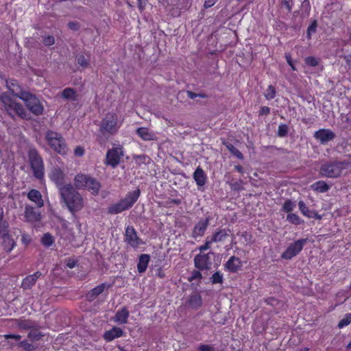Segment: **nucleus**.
Instances as JSON below:
<instances>
[{
  "mask_svg": "<svg viewBox=\"0 0 351 351\" xmlns=\"http://www.w3.org/2000/svg\"><path fill=\"white\" fill-rule=\"evenodd\" d=\"M59 193L61 202L71 213L75 214L84 207L82 196L71 184L69 183L61 187Z\"/></svg>",
  "mask_w": 351,
  "mask_h": 351,
  "instance_id": "1",
  "label": "nucleus"
},
{
  "mask_svg": "<svg viewBox=\"0 0 351 351\" xmlns=\"http://www.w3.org/2000/svg\"><path fill=\"white\" fill-rule=\"evenodd\" d=\"M45 139L50 147L56 153L66 155L69 149L63 136L56 132L48 130L45 133Z\"/></svg>",
  "mask_w": 351,
  "mask_h": 351,
  "instance_id": "2",
  "label": "nucleus"
},
{
  "mask_svg": "<svg viewBox=\"0 0 351 351\" xmlns=\"http://www.w3.org/2000/svg\"><path fill=\"white\" fill-rule=\"evenodd\" d=\"M139 195V189L128 193L124 199L110 206L108 208V213L111 215H116L131 208L136 202Z\"/></svg>",
  "mask_w": 351,
  "mask_h": 351,
  "instance_id": "3",
  "label": "nucleus"
},
{
  "mask_svg": "<svg viewBox=\"0 0 351 351\" xmlns=\"http://www.w3.org/2000/svg\"><path fill=\"white\" fill-rule=\"evenodd\" d=\"M346 167V163L344 162H326L322 164L319 174L322 177L337 178L342 175Z\"/></svg>",
  "mask_w": 351,
  "mask_h": 351,
  "instance_id": "4",
  "label": "nucleus"
},
{
  "mask_svg": "<svg viewBox=\"0 0 351 351\" xmlns=\"http://www.w3.org/2000/svg\"><path fill=\"white\" fill-rule=\"evenodd\" d=\"M160 3L167 14L175 17L191 6V0H160Z\"/></svg>",
  "mask_w": 351,
  "mask_h": 351,
  "instance_id": "5",
  "label": "nucleus"
},
{
  "mask_svg": "<svg viewBox=\"0 0 351 351\" xmlns=\"http://www.w3.org/2000/svg\"><path fill=\"white\" fill-rule=\"evenodd\" d=\"M1 101L3 104L5 110L10 116L14 117L18 115L21 118L26 117L25 108L15 98L3 93L1 96Z\"/></svg>",
  "mask_w": 351,
  "mask_h": 351,
  "instance_id": "6",
  "label": "nucleus"
},
{
  "mask_svg": "<svg viewBox=\"0 0 351 351\" xmlns=\"http://www.w3.org/2000/svg\"><path fill=\"white\" fill-rule=\"evenodd\" d=\"M68 171V168L64 164H61V165L53 166L49 172V179L55 183L59 191L60 188L66 184L64 182Z\"/></svg>",
  "mask_w": 351,
  "mask_h": 351,
  "instance_id": "7",
  "label": "nucleus"
},
{
  "mask_svg": "<svg viewBox=\"0 0 351 351\" xmlns=\"http://www.w3.org/2000/svg\"><path fill=\"white\" fill-rule=\"evenodd\" d=\"M29 161L34 176L38 179H43L45 175L43 160L36 151H30Z\"/></svg>",
  "mask_w": 351,
  "mask_h": 351,
  "instance_id": "8",
  "label": "nucleus"
},
{
  "mask_svg": "<svg viewBox=\"0 0 351 351\" xmlns=\"http://www.w3.org/2000/svg\"><path fill=\"white\" fill-rule=\"evenodd\" d=\"M21 99L25 103L26 106L32 113L37 115L43 113V106L34 95L29 92L23 93Z\"/></svg>",
  "mask_w": 351,
  "mask_h": 351,
  "instance_id": "9",
  "label": "nucleus"
},
{
  "mask_svg": "<svg viewBox=\"0 0 351 351\" xmlns=\"http://www.w3.org/2000/svg\"><path fill=\"white\" fill-rule=\"evenodd\" d=\"M119 128L118 117L114 112L108 113L101 124V130L110 134L117 132Z\"/></svg>",
  "mask_w": 351,
  "mask_h": 351,
  "instance_id": "10",
  "label": "nucleus"
},
{
  "mask_svg": "<svg viewBox=\"0 0 351 351\" xmlns=\"http://www.w3.org/2000/svg\"><path fill=\"white\" fill-rule=\"evenodd\" d=\"M306 241V239H299L291 243L287 249L282 254V258L291 259L295 256L302 250Z\"/></svg>",
  "mask_w": 351,
  "mask_h": 351,
  "instance_id": "11",
  "label": "nucleus"
},
{
  "mask_svg": "<svg viewBox=\"0 0 351 351\" xmlns=\"http://www.w3.org/2000/svg\"><path fill=\"white\" fill-rule=\"evenodd\" d=\"M121 156H123V151L121 147L110 149L106 154L105 162L108 165L115 167L119 163Z\"/></svg>",
  "mask_w": 351,
  "mask_h": 351,
  "instance_id": "12",
  "label": "nucleus"
},
{
  "mask_svg": "<svg viewBox=\"0 0 351 351\" xmlns=\"http://www.w3.org/2000/svg\"><path fill=\"white\" fill-rule=\"evenodd\" d=\"M213 253L207 254H199L195 257V265L199 269H206L211 265L210 256H213Z\"/></svg>",
  "mask_w": 351,
  "mask_h": 351,
  "instance_id": "13",
  "label": "nucleus"
},
{
  "mask_svg": "<svg viewBox=\"0 0 351 351\" xmlns=\"http://www.w3.org/2000/svg\"><path fill=\"white\" fill-rule=\"evenodd\" d=\"M314 137L321 143L325 144L335 138V134L328 129H320L315 132Z\"/></svg>",
  "mask_w": 351,
  "mask_h": 351,
  "instance_id": "14",
  "label": "nucleus"
},
{
  "mask_svg": "<svg viewBox=\"0 0 351 351\" xmlns=\"http://www.w3.org/2000/svg\"><path fill=\"white\" fill-rule=\"evenodd\" d=\"M125 241L132 247H136L141 243L134 228L128 227L125 230Z\"/></svg>",
  "mask_w": 351,
  "mask_h": 351,
  "instance_id": "15",
  "label": "nucleus"
},
{
  "mask_svg": "<svg viewBox=\"0 0 351 351\" xmlns=\"http://www.w3.org/2000/svg\"><path fill=\"white\" fill-rule=\"evenodd\" d=\"M6 86L9 89L10 92L13 96L21 99L23 93H26V91L22 90L21 86L18 84L17 82L14 80H9L6 82Z\"/></svg>",
  "mask_w": 351,
  "mask_h": 351,
  "instance_id": "16",
  "label": "nucleus"
},
{
  "mask_svg": "<svg viewBox=\"0 0 351 351\" xmlns=\"http://www.w3.org/2000/svg\"><path fill=\"white\" fill-rule=\"evenodd\" d=\"M90 176L83 173H78L74 178V186L77 189H84L90 179Z\"/></svg>",
  "mask_w": 351,
  "mask_h": 351,
  "instance_id": "17",
  "label": "nucleus"
},
{
  "mask_svg": "<svg viewBox=\"0 0 351 351\" xmlns=\"http://www.w3.org/2000/svg\"><path fill=\"white\" fill-rule=\"evenodd\" d=\"M123 335V331L121 328L119 327H113L110 330L105 332L104 335V338L107 341H111L116 338L122 337Z\"/></svg>",
  "mask_w": 351,
  "mask_h": 351,
  "instance_id": "18",
  "label": "nucleus"
},
{
  "mask_svg": "<svg viewBox=\"0 0 351 351\" xmlns=\"http://www.w3.org/2000/svg\"><path fill=\"white\" fill-rule=\"evenodd\" d=\"M25 217L29 222H36L40 219V214L36 212L32 206H26L25 210Z\"/></svg>",
  "mask_w": 351,
  "mask_h": 351,
  "instance_id": "19",
  "label": "nucleus"
},
{
  "mask_svg": "<svg viewBox=\"0 0 351 351\" xmlns=\"http://www.w3.org/2000/svg\"><path fill=\"white\" fill-rule=\"evenodd\" d=\"M28 199L32 202L35 203L38 207H43L44 201L41 193L36 189L31 190L27 194Z\"/></svg>",
  "mask_w": 351,
  "mask_h": 351,
  "instance_id": "20",
  "label": "nucleus"
},
{
  "mask_svg": "<svg viewBox=\"0 0 351 351\" xmlns=\"http://www.w3.org/2000/svg\"><path fill=\"white\" fill-rule=\"evenodd\" d=\"M128 317V311L125 308H123L116 313L115 315L112 318V320L119 324H124L127 323Z\"/></svg>",
  "mask_w": 351,
  "mask_h": 351,
  "instance_id": "21",
  "label": "nucleus"
},
{
  "mask_svg": "<svg viewBox=\"0 0 351 351\" xmlns=\"http://www.w3.org/2000/svg\"><path fill=\"white\" fill-rule=\"evenodd\" d=\"M241 267V261L235 256H231L226 264V269L231 272H237Z\"/></svg>",
  "mask_w": 351,
  "mask_h": 351,
  "instance_id": "22",
  "label": "nucleus"
},
{
  "mask_svg": "<svg viewBox=\"0 0 351 351\" xmlns=\"http://www.w3.org/2000/svg\"><path fill=\"white\" fill-rule=\"evenodd\" d=\"M136 134L143 141H153L156 139L155 134L147 128H139L136 130Z\"/></svg>",
  "mask_w": 351,
  "mask_h": 351,
  "instance_id": "23",
  "label": "nucleus"
},
{
  "mask_svg": "<svg viewBox=\"0 0 351 351\" xmlns=\"http://www.w3.org/2000/svg\"><path fill=\"white\" fill-rule=\"evenodd\" d=\"M208 218L199 221L193 229V237H196L202 236L208 226Z\"/></svg>",
  "mask_w": 351,
  "mask_h": 351,
  "instance_id": "24",
  "label": "nucleus"
},
{
  "mask_svg": "<svg viewBox=\"0 0 351 351\" xmlns=\"http://www.w3.org/2000/svg\"><path fill=\"white\" fill-rule=\"evenodd\" d=\"M108 288L109 286L105 283L95 287L88 293V300L90 301L94 300L99 294L102 293L105 290L108 289Z\"/></svg>",
  "mask_w": 351,
  "mask_h": 351,
  "instance_id": "25",
  "label": "nucleus"
},
{
  "mask_svg": "<svg viewBox=\"0 0 351 351\" xmlns=\"http://www.w3.org/2000/svg\"><path fill=\"white\" fill-rule=\"evenodd\" d=\"M100 188V183L96 179L91 177L84 189H86L90 191L91 194L96 195L98 194Z\"/></svg>",
  "mask_w": 351,
  "mask_h": 351,
  "instance_id": "26",
  "label": "nucleus"
},
{
  "mask_svg": "<svg viewBox=\"0 0 351 351\" xmlns=\"http://www.w3.org/2000/svg\"><path fill=\"white\" fill-rule=\"evenodd\" d=\"M41 276V273L37 271L32 275L27 276L22 282V286L24 289H29L34 285L38 278Z\"/></svg>",
  "mask_w": 351,
  "mask_h": 351,
  "instance_id": "27",
  "label": "nucleus"
},
{
  "mask_svg": "<svg viewBox=\"0 0 351 351\" xmlns=\"http://www.w3.org/2000/svg\"><path fill=\"white\" fill-rule=\"evenodd\" d=\"M193 178L198 186H204L206 183V176L204 171L198 167L193 173Z\"/></svg>",
  "mask_w": 351,
  "mask_h": 351,
  "instance_id": "28",
  "label": "nucleus"
},
{
  "mask_svg": "<svg viewBox=\"0 0 351 351\" xmlns=\"http://www.w3.org/2000/svg\"><path fill=\"white\" fill-rule=\"evenodd\" d=\"M149 262V256L148 254L141 255L137 265L138 271L139 273L144 272L147 269Z\"/></svg>",
  "mask_w": 351,
  "mask_h": 351,
  "instance_id": "29",
  "label": "nucleus"
},
{
  "mask_svg": "<svg viewBox=\"0 0 351 351\" xmlns=\"http://www.w3.org/2000/svg\"><path fill=\"white\" fill-rule=\"evenodd\" d=\"M62 97L69 101H75L77 100V94L72 88H66L62 92Z\"/></svg>",
  "mask_w": 351,
  "mask_h": 351,
  "instance_id": "30",
  "label": "nucleus"
},
{
  "mask_svg": "<svg viewBox=\"0 0 351 351\" xmlns=\"http://www.w3.org/2000/svg\"><path fill=\"white\" fill-rule=\"evenodd\" d=\"M311 187L313 190L319 193H325L330 189L329 185H328L326 182L322 180L315 182L311 185Z\"/></svg>",
  "mask_w": 351,
  "mask_h": 351,
  "instance_id": "31",
  "label": "nucleus"
},
{
  "mask_svg": "<svg viewBox=\"0 0 351 351\" xmlns=\"http://www.w3.org/2000/svg\"><path fill=\"white\" fill-rule=\"evenodd\" d=\"M1 238L3 239L4 250L8 252H11L15 247V242L14 240L10 237L9 234L3 236Z\"/></svg>",
  "mask_w": 351,
  "mask_h": 351,
  "instance_id": "32",
  "label": "nucleus"
},
{
  "mask_svg": "<svg viewBox=\"0 0 351 351\" xmlns=\"http://www.w3.org/2000/svg\"><path fill=\"white\" fill-rule=\"evenodd\" d=\"M202 298L198 294H194L190 296L189 299V305L193 308H197L202 305Z\"/></svg>",
  "mask_w": 351,
  "mask_h": 351,
  "instance_id": "33",
  "label": "nucleus"
},
{
  "mask_svg": "<svg viewBox=\"0 0 351 351\" xmlns=\"http://www.w3.org/2000/svg\"><path fill=\"white\" fill-rule=\"evenodd\" d=\"M298 207L301 213L306 217L311 218L314 217V211L310 210L303 201L298 202Z\"/></svg>",
  "mask_w": 351,
  "mask_h": 351,
  "instance_id": "34",
  "label": "nucleus"
},
{
  "mask_svg": "<svg viewBox=\"0 0 351 351\" xmlns=\"http://www.w3.org/2000/svg\"><path fill=\"white\" fill-rule=\"evenodd\" d=\"M228 236L225 230H221L214 234L210 241L212 242H220L224 241Z\"/></svg>",
  "mask_w": 351,
  "mask_h": 351,
  "instance_id": "35",
  "label": "nucleus"
},
{
  "mask_svg": "<svg viewBox=\"0 0 351 351\" xmlns=\"http://www.w3.org/2000/svg\"><path fill=\"white\" fill-rule=\"evenodd\" d=\"M54 242L53 237L49 233H45L41 238V243L46 247L52 245Z\"/></svg>",
  "mask_w": 351,
  "mask_h": 351,
  "instance_id": "36",
  "label": "nucleus"
},
{
  "mask_svg": "<svg viewBox=\"0 0 351 351\" xmlns=\"http://www.w3.org/2000/svg\"><path fill=\"white\" fill-rule=\"evenodd\" d=\"M287 220L290 223L295 225L300 224L303 222V221L300 218V217L295 213H289L287 216Z\"/></svg>",
  "mask_w": 351,
  "mask_h": 351,
  "instance_id": "37",
  "label": "nucleus"
},
{
  "mask_svg": "<svg viewBox=\"0 0 351 351\" xmlns=\"http://www.w3.org/2000/svg\"><path fill=\"white\" fill-rule=\"evenodd\" d=\"M226 146L227 149L237 158L239 159H243V154L239 152L234 146H233L230 143H226Z\"/></svg>",
  "mask_w": 351,
  "mask_h": 351,
  "instance_id": "38",
  "label": "nucleus"
},
{
  "mask_svg": "<svg viewBox=\"0 0 351 351\" xmlns=\"http://www.w3.org/2000/svg\"><path fill=\"white\" fill-rule=\"evenodd\" d=\"M351 323V313L346 314L338 323V327L342 328Z\"/></svg>",
  "mask_w": 351,
  "mask_h": 351,
  "instance_id": "39",
  "label": "nucleus"
},
{
  "mask_svg": "<svg viewBox=\"0 0 351 351\" xmlns=\"http://www.w3.org/2000/svg\"><path fill=\"white\" fill-rule=\"evenodd\" d=\"M295 207V203L289 199H287L285 202V203L282 205V210L286 213H291L294 210Z\"/></svg>",
  "mask_w": 351,
  "mask_h": 351,
  "instance_id": "40",
  "label": "nucleus"
},
{
  "mask_svg": "<svg viewBox=\"0 0 351 351\" xmlns=\"http://www.w3.org/2000/svg\"><path fill=\"white\" fill-rule=\"evenodd\" d=\"M77 62L83 68H87L89 66V60L84 55H80L77 57Z\"/></svg>",
  "mask_w": 351,
  "mask_h": 351,
  "instance_id": "41",
  "label": "nucleus"
},
{
  "mask_svg": "<svg viewBox=\"0 0 351 351\" xmlns=\"http://www.w3.org/2000/svg\"><path fill=\"white\" fill-rule=\"evenodd\" d=\"M8 224L5 221L2 219V217H0V235L1 237L8 235Z\"/></svg>",
  "mask_w": 351,
  "mask_h": 351,
  "instance_id": "42",
  "label": "nucleus"
},
{
  "mask_svg": "<svg viewBox=\"0 0 351 351\" xmlns=\"http://www.w3.org/2000/svg\"><path fill=\"white\" fill-rule=\"evenodd\" d=\"M276 95V90L273 86H269L267 89L266 90L265 96L266 99H273Z\"/></svg>",
  "mask_w": 351,
  "mask_h": 351,
  "instance_id": "43",
  "label": "nucleus"
},
{
  "mask_svg": "<svg viewBox=\"0 0 351 351\" xmlns=\"http://www.w3.org/2000/svg\"><path fill=\"white\" fill-rule=\"evenodd\" d=\"M317 22L314 21L308 27L307 36L308 38H311V35L316 32Z\"/></svg>",
  "mask_w": 351,
  "mask_h": 351,
  "instance_id": "44",
  "label": "nucleus"
},
{
  "mask_svg": "<svg viewBox=\"0 0 351 351\" xmlns=\"http://www.w3.org/2000/svg\"><path fill=\"white\" fill-rule=\"evenodd\" d=\"M288 132V127L286 125L282 124L278 126V134L279 136L283 137L287 135Z\"/></svg>",
  "mask_w": 351,
  "mask_h": 351,
  "instance_id": "45",
  "label": "nucleus"
},
{
  "mask_svg": "<svg viewBox=\"0 0 351 351\" xmlns=\"http://www.w3.org/2000/svg\"><path fill=\"white\" fill-rule=\"evenodd\" d=\"M198 351H215V348L213 346L200 344L197 348Z\"/></svg>",
  "mask_w": 351,
  "mask_h": 351,
  "instance_id": "46",
  "label": "nucleus"
},
{
  "mask_svg": "<svg viewBox=\"0 0 351 351\" xmlns=\"http://www.w3.org/2000/svg\"><path fill=\"white\" fill-rule=\"evenodd\" d=\"M223 277L222 275L219 272H215L212 276L213 283H221L222 282Z\"/></svg>",
  "mask_w": 351,
  "mask_h": 351,
  "instance_id": "47",
  "label": "nucleus"
},
{
  "mask_svg": "<svg viewBox=\"0 0 351 351\" xmlns=\"http://www.w3.org/2000/svg\"><path fill=\"white\" fill-rule=\"evenodd\" d=\"M20 346L27 351H32L34 348L32 344L25 341L20 343Z\"/></svg>",
  "mask_w": 351,
  "mask_h": 351,
  "instance_id": "48",
  "label": "nucleus"
},
{
  "mask_svg": "<svg viewBox=\"0 0 351 351\" xmlns=\"http://www.w3.org/2000/svg\"><path fill=\"white\" fill-rule=\"evenodd\" d=\"M305 62L312 66H315L318 64L317 60L314 57L311 56L306 58Z\"/></svg>",
  "mask_w": 351,
  "mask_h": 351,
  "instance_id": "49",
  "label": "nucleus"
},
{
  "mask_svg": "<svg viewBox=\"0 0 351 351\" xmlns=\"http://www.w3.org/2000/svg\"><path fill=\"white\" fill-rule=\"evenodd\" d=\"M54 38L51 36H47L44 38L43 39V43L46 46H50L52 45L54 43Z\"/></svg>",
  "mask_w": 351,
  "mask_h": 351,
  "instance_id": "50",
  "label": "nucleus"
},
{
  "mask_svg": "<svg viewBox=\"0 0 351 351\" xmlns=\"http://www.w3.org/2000/svg\"><path fill=\"white\" fill-rule=\"evenodd\" d=\"M21 241L25 245H28L32 241V237L29 234H23Z\"/></svg>",
  "mask_w": 351,
  "mask_h": 351,
  "instance_id": "51",
  "label": "nucleus"
},
{
  "mask_svg": "<svg viewBox=\"0 0 351 351\" xmlns=\"http://www.w3.org/2000/svg\"><path fill=\"white\" fill-rule=\"evenodd\" d=\"M230 185H231V188L234 190L239 191L243 189L241 180H240L239 182H236L234 183H232Z\"/></svg>",
  "mask_w": 351,
  "mask_h": 351,
  "instance_id": "52",
  "label": "nucleus"
},
{
  "mask_svg": "<svg viewBox=\"0 0 351 351\" xmlns=\"http://www.w3.org/2000/svg\"><path fill=\"white\" fill-rule=\"evenodd\" d=\"M74 154L77 156H82L84 154V149L82 147L78 146L75 149Z\"/></svg>",
  "mask_w": 351,
  "mask_h": 351,
  "instance_id": "53",
  "label": "nucleus"
},
{
  "mask_svg": "<svg viewBox=\"0 0 351 351\" xmlns=\"http://www.w3.org/2000/svg\"><path fill=\"white\" fill-rule=\"evenodd\" d=\"M217 0H205L204 7L206 8H208L212 7L215 3Z\"/></svg>",
  "mask_w": 351,
  "mask_h": 351,
  "instance_id": "54",
  "label": "nucleus"
},
{
  "mask_svg": "<svg viewBox=\"0 0 351 351\" xmlns=\"http://www.w3.org/2000/svg\"><path fill=\"white\" fill-rule=\"evenodd\" d=\"M212 243V241L210 240V241H206V243L203 245H201L199 249L200 251H204V250H208L209 247H210V243Z\"/></svg>",
  "mask_w": 351,
  "mask_h": 351,
  "instance_id": "55",
  "label": "nucleus"
},
{
  "mask_svg": "<svg viewBox=\"0 0 351 351\" xmlns=\"http://www.w3.org/2000/svg\"><path fill=\"white\" fill-rule=\"evenodd\" d=\"M4 337L6 339H13L15 340H19L21 338V335H5Z\"/></svg>",
  "mask_w": 351,
  "mask_h": 351,
  "instance_id": "56",
  "label": "nucleus"
},
{
  "mask_svg": "<svg viewBox=\"0 0 351 351\" xmlns=\"http://www.w3.org/2000/svg\"><path fill=\"white\" fill-rule=\"evenodd\" d=\"M76 265V261L73 259H69L66 261V266L71 269L75 267Z\"/></svg>",
  "mask_w": 351,
  "mask_h": 351,
  "instance_id": "57",
  "label": "nucleus"
},
{
  "mask_svg": "<svg viewBox=\"0 0 351 351\" xmlns=\"http://www.w3.org/2000/svg\"><path fill=\"white\" fill-rule=\"evenodd\" d=\"M187 95H188V97H189L190 99H193L196 98L197 96H199V97H204V95H197V94L194 93H193V92H191V91H188V92H187Z\"/></svg>",
  "mask_w": 351,
  "mask_h": 351,
  "instance_id": "58",
  "label": "nucleus"
},
{
  "mask_svg": "<svg viewBox=\"0 0 351 351\" xmlns=\"http://www.w3.org/2000/svg\"><path fill=\"white\" fill-rule=\"evenodd\" d=\"M269 112V108L266 106H263L261 108L260 113L261 114H267Z\"/></svg>",
  "mask_w": 351,
  "mask_h": 351,
  "instance_id": "59",
  "label": "nucleus"
},
{
  "mask_svg": "<svg viewBox=\"0 0 351 351\" xmlns=\"http://www.w3.org/2000/svg\"><path fill=\"white\" fill-rule=\"evenodd\" d=\"M234 169H235L238 172H239L240 173H241V174H243V173H244V169H243V168L241 166H240V165H236V166L234 167Z\"/></svg>",
  "mask_w": 351,
  "mask_h": 351,
  "instance_id": "60",
  "label": "nucleus"
},
{
  "mask_svg": "<svg viewBox=\"0 0 351 351\" xmlns=\"http://www.w3.org/2000/svg\"><path fill=\"white\" fill-rule=\"evenodd\" d=\"M286 59H287V63L290 65V66H292V62H291V56L288 54L286 55Z\"/></svg>",
  "mask_w": 351,
  "mask_h": 351,
  "instance_id": "61",
  "label": "nucleus"
},
{
  "mask_svg": "<svg viewBox=\"0 0 351 351\" xmlns=\"http://www.w3.org/2000/svg\"><path fill=\"white\" fill-rule=\"evenodd\" d=\"M313 218H316V219H320L322 217L319 215H318L317 213L314 212V217Z\"/></svg>",
  "mask_w": 351,
  "mask_h": 351,
  "instance_id": "62",
  "label": "nucleus"
},
{
  "mask_svg": "<svg viewBox=\"0 0 351 351\" xmlns=\"http://www.w3.org/2000/svg\"><path fill=\"white\" fill-rule=\"evenodd\" d=\"M348 348H351V341L347 346Z\"/></svg>",
  "mask_w": 351,
  "mask_h": 351,
  "instance_id": "63",
  "label": "nucleus"
},
{
  "mask_svg": "<svg viewBox=\"0 0 351 351\" xmlns=\"http://www.w3.org/2000/svg\"><path fill=\"white\" fill-rule=\"evenodd\" d=\"M291 66V68H292V69H293V70H295V67H294V66H293V64H292V66Z\"/></svg>",
  "mask_w": 351,
  "mask_h": 351,
  "instance_id": "64",
  "label": "nucleus"
}]
</instances>
